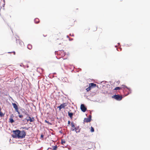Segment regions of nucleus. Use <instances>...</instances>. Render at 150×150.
Returning <instances> with one entry per match:
<instances>
[{
    "label": "nucleus",
    "mask_w": 150,
    "mask_h": 150,
    "mask_svg": "<svg viewBox=\"0 0 150 150\" xmlns=\"http://www.w3.org/2000/svg\"><path fill=\"white\" fill-rule=\"evenodd\" d=\"M91 87H90L89 86L87 88H86V90L87 91H89L91 90Z\"/></svg>",
    "instance_id": "nucleus-23"
},
{
    "label": "nucleus",
    "mask_w": 150,
    "mask_h": 150,
    "mask_svg": "<svg viewBox=\"0 0 150 150\" xmlns=\"http://www.w3.org/2000/svg\"><path fill=\"white\" fill-rule=\"evenodd\" d=\"M66 141L64 139H62L61 140V144H62L64 145V144H65Z\"/></svg>",
    "instance_id": "nucleus-19"
},
{
    "label": "nucleus",
    "mask_w": 150,
    "mask_h": 150,
    "mask_svg": "<svg viewBox=\"0 0 150 150\" xmlns=\"http://www.w3.org/2000/svg\"><path fill=\"white\" fill-rule=\"evenodd\" d=\"M13 52L14 53V54L15 55V52Z\"/></svg>",
    "instance_id": "nucleus-31"
},
{
    "label": "nucleus",
    "mask_w": 150,
    "mask_h": 150,
    "mask_svg": "<svg viewBox=\"0 0 150 150\" xmlns=\"http://www.w3.org/2000/svg\"><path fill=\"white\" fill-rule=\"evenodd\" d=\"M121 88L119 87H117L114 89L115 90H120L121 89Z\"/></svg>",
    "instance_id": "nucleus-21"
},
{
    "label": "nucleus",
    "mask_w": 150,
    "mask_h": 150,
    "mask_svg": "<svg viewBox=\"0 0 150 150\" xmlns=\"http://www.w3.org/2000/svg\"><path fill=\"white\" fill-rule=\"evenodd\" d=\"M71 127H72L71 129H72V130L73 131V129H74V127H75V125L74 124V122H71Z\"/></svg>",
    "instance_id": "nucleus-14"
},
{
    "label": "nucleus",
    "mask_w": 150,
    "mask_h": 150,
    "mask_svg": "<svg viewBox=\"0 0 150 150\" xmlns=\"http://www.w3.org/2000/svg\"><path fill=\"white\" fill-rule=\"evenodd\" d=\"M43 135L42 134H41V137L42 138H43Z\"/></svg>",
    "instance_id": "nucleus-28"
},
{
    "label": "nucleus",
    "mask_w": 150,
    "mask_h": 150,
    "mask_svg": "<svg viewBox=\"0 0 150 150\" xmlns=\"http://www.w3.org/2000/svg\"><path fill=\"white\" fill-rule=\"evenodd\" d=\"M25 115H27V116H29V115L27 113V112H25Z\"/></svg>",
    "instance_id": "nucleus-26"
},
{
    "label": "nucleus",
    "mask_w": 150,
    "mask_h": 150,
    "mask_svg": "<svg viewBox=\"0 0 150 150\" xmlns=\"http://www.w3.org/2000/svg\"><path fill=\"white\" fill-rule=\"evenodd\" d=\"M12 105L13 108L15 109L16 111H18V109L16 104L15 103H13Z\"/></svg>",
    "instance_id": "nucleus-10"
},
{
    "label": "nucleus",
    "mask_w": 150,
    "mask_h": 150,
    "mask_svg": "<svg viewBox=\"0 0 150 150\" xmlns=\"http://www.w3.org/2000/svg\"><path fill=\"white\" fill-rule=\"evenodd\" d=\"M27 47L28 49L31 50L32 48V46L31 45L28 44L27 46Z\"/></svg>",
    "instance_id": "nucleus-18"
},
{
    "label": "nucleus",
    "mask_w": 150,
    "mask_h": 150,
    "mask_svg": "<svg viewBox=\"0 0 150 150\" xmlns=\"http://www.w3.org/2000/svg\"><path fill=\"white\" fill-rule=\"evenodd\" d=\"M89 85L91 88H94L96 86V84L93 83H89Z\"/></svg>",
    "instance_id": "nucleus-12"
},
{
    "label": "nucleus",
    "mask_w": 150,
    "mask_h": 150,
    "mask_svg": "<svg viewBox=\"0 0 150 150\" xmlns=\"http://www.w3.org/2000/svg\"><path fill=\"white\" fill-rule=\"evenodd\" d=\"M9 122H10L11 123H12L14 122V121L13 120V118L11 117L9 118Z\"/></svg>",
    "instance_id": "nucleus-16"
},
{
    "label": "nucleus",
    "mask_w": 150,
    "mask_h": 150,
    "mask_svg": "<svg viewBox=\"0 0 150 150\" xmlns=\"http://www.w3.org/2000/svg\"><path fill=\"white\" fill-rule=\"evenodd\" d=\"M19 135V136H22V135H23L24 136H23L24 137H23V138H24L25 137V136L26 135V133L25 131L24 130L21 131Z\"/></svg>",
    "instance_id": "nucleus-7"
},
{
    "label": "nucleus",
    "mask_w": 150,
    "mask_h": 150,
    "mask_svg": "<svg viewBox=\"0 0 150 150\" xmlns=\"http://www.w3.org/2000/svg\"><path fill=\"white\" fill-rule=\"evenodd\" d=\"M91 115L89 116V117L87 118H85L84 119V122H88L91 121Z\"/></svg>",
    "instance_id": "nucleus-3"
},
{
    "label": "nucleus",
    "mask_w": 150,
    "mask_h": 150,
    "mask_svg": "<svg viewBox=\"0 0 150 150\" xmlns=\"http://www.w3.org/2000/svg\"><path fill=\"white\" fill-rule=\"evenodd\" d=\"M81 109L83 112H85L87 110L86 108L85 107L84 104H81Z\"/></svg>",
    "instance_id": "nucleus-5"
},
{
    "label": "nucleus",
    "mask_w": 150,
    "mask_h": 150,
    "mask_svg": "<svg viewBox=\"0 0 150 150\" xmlns=\"http://www.w3.org/2000/svg\"><path fill=\"white\" fill-rule=\"evenodd\" d=\"M16 111L18 112V114H20V112H19L18 109V111Z\"/></svg>",
    "instance_id": "nucleus-27"
},
{
    "label": "nucleus",
    "mask_w": 150,
    "mask_h": 150,
    "mask_svg": "<svg viewBox=\"0 0 150 150\" xmlns=\"http://www.w3.org/2000/svg\"><path fill=\"white\" fill-rule=\"evenodd\" d=\"M34 21L36 23H38L40 22V20L38 18H36L34 20Z\"/></svg>",
    "instance_id": "nucleus-15"
},
{
    "label": "nucleus",
    "mask_w": 150,
    "mask_h": 150,
    "mask_svg": "<svg viewBox=\"0 0 150 150\" xmlns=\"http://www.w3.org/2000/svg\"><path fill=\"white\" fill-rule=\"evenodd\" d=\"M74 24V23H73L71 25V26H72Z\"/></svg>",
    "instance_id": "nucleus-30"
},
{
    "label": "nucleus",
    "mask_w": 150,
    "mask_h": 150,
    "mask_svg": "<svg viewBox=\"0 0 150 150\" xmlns=\"http://www.w3.org/2000/svg\"><path fill=\"white\" fill-rule=\"evenodd\" d=\"M23 129H24L25 128V127H23Z\"/></svg>",
    "instance_id": "nucleus-32"
},
{
    "label": "nucleus",
    "mask_w": 150,
    "mask_h": 150,
    "mask_svg": "<svg viewBox=\"0 0 150 150\" xmlns=\"http://www.w3.org/2000/svg\"><path fill=\"white\" fill-rule=\"evenodd\" d=\"M59 40L60 41V42L58 40V39H57V41L56 42L59 45L61 44V43H63L64 42V40H63V39H61Z\"/></svg>",
    "instance_id": "nucleus-11"
},
{
    "label": "nucleus",
    "mask_w": 150,
    "mask_h": 150,
    "mask_svg": "<svg viewBox=\"0 0 150 150\" xmlns=\"http://www.w3.org/2000/svg\"><path fill=\"white\" fill-rule=\"evenodd\" d=\"M70 123V121H68V124H69Z\"/></svg>",
    "instance_id": "nucleus-29"
},
{
    "label": "nucleus",
    "mask_w": 150,
    "mask_h": 150,
    "mask_svg": "<svg viewBox=\"0 0 150 150\" xmlns=\"http://www.w3.org/2000/svg\"><path fill=\"white\" fill-rule=\"evenodd\" d=\"M57 148V146L56 145L55 146H52V149L54 150H56Z\"/></svg>",
    "instance_id": "nucleus-17"
},
{
    "label": "nucleus",
    "mask_w": 150,
    "mask_h": 150,
    "mask_svg": "<svg viewBox=\"0 0 150 150\" xmlns=\"http://www.w3.org/2000/svg\"><path fill=\"white\" fill-rule=\"evenodd\" d=\"M97 27L96 26H94L92 27V30L93 31H95L97 30Z\"/></svg>",
    "instance_id": "nucleus-13"
},
{
    "label": "nucleus",
    "mask_w": 150,
    "mask_h": 150,
    "mask_svg": "<svg viewBox=\"0 0 150 150\" xmlns=\"http://www.w3.org/2000/svg\"><path fill=\"white\" fill-rule=\"evenodd\" d=\"M73 131H74L76 133L79 132L80 131V129L79 128V126H77L74 127L73 129Z\"/></svg>",
    "instance_id": "nucleus-6"
},
{
    "label": "nucleus",
    "mask_w": 150,
    "mask_h": 150,
    "mask_svg": "<svg viewBox=\"0 0 150 150\" xmlns=\"http://www.w3.org/2000/svg\"><path fill=\"white\" fill-rule=\"evenodd\" d=\"M21 131L17 130H13V134L12 135V137L14 138H18L19 139L21 138L22 139L23 138V137H24L23 136V135H22V136H19V134L20 133Z\"/></svg>",
    "instance_id": "nucleus-1"
},
{
    "label": "nucleus",
    "mask_w": 150,
    "mask_h": 150,
    "mask_svg": "<svg viewBox=\"0 0 150 150\" xmlns=\"http://www.w3.org/2000/svg\"><path fill=\"white\" fill-rule=\"evenodd\" d=\"M91 132H93L94 131V129L92 127H91Z\"/></svg>",
    "instance_id": "nucleus-22"
},
{
    "label": "nucleus",
    "mask_w": 150,
    "mask_h": 150,
    "mask_svg": "<svg viewBox=\"0 0 150 150\" xmlns=\"http://www.w3.org/2000/svg\"><path fill=\"white\" fill-rule=\"evenodd\" d=\"M4 114L1 112V111H0V116L2 117L4 116Z\"/></svg>",
    "instance_id": "nucleus-20"
},
{
    "label": "nucleus",
    "mask_w": 150,
    "mask_h": 150,
    "mask_svg": "<svg viewBox=\"0 0 150 150\" xmlns=\"http://www.w3.org/2000/svg\"><path fill=\"white\" fill-rule=\"evenodd\" d=\"M28 117L29 118L28 119H26L27 122L30 121V122H31L34 121L35 119L33 117L31 118L30 116H28Z\"/></svg>",
    "instance_id": "nucleus-9"
},
{
    "label": "nucleus",
    "mask_w": 150,
    "mask_h": 150,
    "mask_svg": "<svg viewBox=\"0 0 150 150\" xmlns=\"http://www.w3.org/2000/svg\"><path fill=\"white\" fill-rule=\"evenodd\" d=\"M67 106V104L66 103H64L61 104L60 105L58 106L57 108H59V110H61V109L62 108H64L65 107Z\"/></svg>",
    "instance_id": "nucleus-4"
},
{
    "label": "nucleus",
    "mask_w": 150,
    "mask_h": 150,
    "mask_svg": "<svg viewBox=\"0 0 150 150\" xmlns=\"http://www.w3.org/2000/svg\"><path fill=\"white\" fill-rule=\"evenodd\" d=\"M71 110H70L68 112V115L71 119H72L74 113L71 112Z\"/></svg>",
    "instance_id": "nucleus-8"
},
{
    "label": "nucleus",
    "mask_w": 150,
    "mask_h": 150,
    "mask_svg": "<svg viewBox=\"0 0 150 150\" xmlns=\"http://www.w3.org/2000/svg\"><path fill=\"white\" fill-rule=\"evenodd\" d=\"M45 122L46 123H47L48 124L50 125H51V123L50 122H49L48 121H47V120H45Z\"/></svg>",
    "instance_id": "nucleus-24"
},
{
    "label": "nucleus",
    "mask_w": 150,
    "mask_h": 150,
    "mask_svg": "<svg viewBox=\"0 0 150 150\" xmlns=\"http://www.w3.org/2000/svg\"><path fill=\"white\" fill-rule=\"evenodd\" d=\"M112 97L117 100H120L122 98V96L118 95H114L112 96Z\"/></svg>",
    "instance_id": "nucleus-2"
},
{
    "label": "nucleus",
    "mask_w": 150,
    "mask_h": 150,
    "mask_svg": "<svg viewBox=\"0 0 150 150\" xmlns=\"http://www.w3.org/2000/svg\"><path fill=\"white\" fill-rule=\"evenodd\" d=\"M18 117H19L21 118L23 117V115H18Z\"/></svg>",
    "instance_id": "nucleus-25"
}]
</instances>
